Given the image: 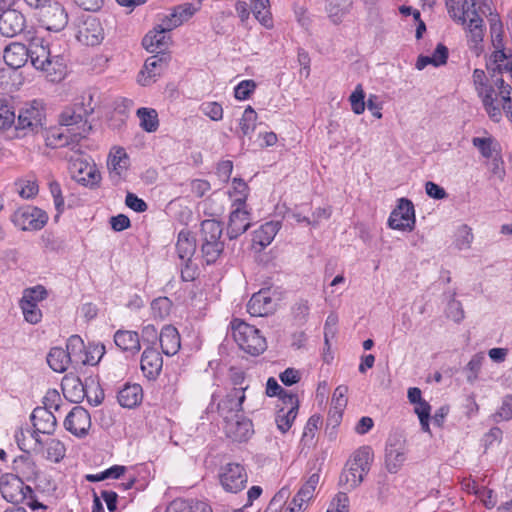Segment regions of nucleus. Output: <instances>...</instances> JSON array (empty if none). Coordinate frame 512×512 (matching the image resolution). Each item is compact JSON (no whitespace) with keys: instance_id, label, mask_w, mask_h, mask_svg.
Returning a JSON list of instances; mask_svg holds the SVG:
<instances>
[{"instance_id":"4c0bfd02","label":"nucleus","mask_w":512,"mask_h":512,"mask_svg":"<svg viewBox=\"0 0 512 512\" xmlns=\"http://www.w3.org/2000/svg\"><path fill=\"white\" fill-rule=\"evenodd\" d=\"M47 363L52 370L62 373L67 370L71 360L66 350L60 347H53L47 355Z\"/></svg>"},{"instance_id":"1a4fd4ad","label":"nucleus","mask_w":512,"mask_h":512,"mask_svg":"<svg viewBox=\"0 0 512 512\" xmlns=\"http://www.w3.org/2000/svg\"><path fill=\"white\" fill-rule=\"evenodd\" d=\"M69 172L71 177L85 186L97 185L101 179L100 173L94 163L83 157H70Z\"/></svg>"},{"instance_id":"de8ad7c7","label":"nucleus","mask_w":512,"mask_h":512,"mask_svg":"<svg viewBox=\"0 0 512 512\" xmlns=\"http://www.w3.org/2000/svg\"><path fill=\"white\" fill-rule=\"evenodd\" d=\"M485 31L486 27H479V29H469L466 32L467 44L476 55H480L483 52Z\"/></svg>"},{"instance_id":"09e8293b","label":"nucleus","mask_w":512,"mask_h":512,"mask_svg":"<svg viewBox=\"0 0 512 512\" xmlns=\"http://www.w3.org/2000/svg\"><path fill=\"white\" fill-rule=\"evenodd\" d=\"M19 306L22 310L24 319L30 324H38L42 319V311L36 304L28 300H20Z\"/></svg>"},{"instance_id":"cd10ccee","label":"nucleus","mask_w":512,"mask_h":512,"mask_svg":"<svg viewBox=\"0 0 512 512\" xmlns=\"http://www.w3.org/2000/svg\"><path fill=\"white\" fill-rule=\"evenodd\" d=\"M200 9V2L197 5L185 3L177 6L173 12L164 18L166 29L173 30L185 21L189 20Z\"/></svg>"},{"instance_id":"a19ab883","label":"nucleus","mask_w":512,"mask_h":512,"mask_svg":"<svg viewBox=\"0 0 512 512\" xmlns=\"http://www.w3.org/2000/svg\"><path fill=\"white\" fill-rule=\"evenodd\" d=\"M254 17L266 28L273 26L269 0H250Z\"/></svg>"},{"instance_id":"774afa93","label":"nucleus","mask_w":512,"mask_h":512,"mask_svg":"<svg viewBox=\"0 0 512 512\" xmlns=\"http://www.w3.org/2000/svg\"><path fill=\"white\" fill-rule=\"evenodd\" d=\"M327 512H349V498L346 493L340 492L332 500Z\"/></svg>"},{"instance_id":"dca6fc26","label":"nucleus","mask_w":512,"mask_h":512,"mask_svg":"<svg viewBox=\"0 0 512 512\" xmlns=\"http://www.w3.org/2000/svg\"><path fill=\"white\" fill-rule=\"evenodd\" d=\"M285 399V403H283L282 406H278L275 416V423L282 434L286 433L291 428L297 417L299 408L297 396H285Z\"/></svg>"},{"instance_id":"393cba45","label":"nucleus","mask_w":512,"mask_h":512,"mask_svg":"<svg viewBox=\"0 0 512 512\" xmlns=\"http://www.w3.org/2000/svg\"><path fill=\"white\" fill-rule=\"evenodd\" d=\"M46 146L56 149L70 146L71 150L76 151L79 141H73L71 132L63 126L50 128L45 135Z\"/></svg>"},{"instance_id":"20e7f679","label":"nucleus","mask_w":512,"mask_h":512,"mask_svg":"<svg viewBox=\"0 0 512 512\" xmlns=\"http://www.w3.org/2000/svg\"><path fill=\"white\" fill-rule=\"evenodd\" d=\"M28 59L36 69L46 72H56L63 66V58L59 55L52 56L49 45L39 37L32 39L29 43Z\"/></svg>"},{"instance_id":"7c9ffc66","label":"nucleus","mask_w":512,"mask_h":512,"mask_svg":"<svg viewBox=\"0 0 512 512\" xmlns=\"http://www.w3.org/2000/svg\"><path fill=\"white\" fill-rule=\"evenodd\" d=\"M319 480V471L313 472L299 489L298 493L294 496L291 505L298 507V511H303L304 504L313 498L316 487L319 484Z\"/></svg>"},{"instance_id":"bf43d9fd","label":"nucleus","mask_w":512,"mask_h":512,"mask_svg":"<svg viewBox=\"0 0 512 512\" xmlns=\"http://www.w3.org/2000/svg\"><path fill=\"white\" fill-rule=\"evenodd\" d=\"M473 238L471 228L467 225H462L457 230L455 245L459 250L468 249L471 246Z\"/></svg>"},{"instance_id":"0e129e2a","label":"nucleus","mask_w":512,"mask_h":512,"mask_svg":"<svg viewBox=\"0 0 512 512\" xmlns=\"http://www.w3.org/2000/svg\"><path fill=\"white\" fill-rule=\"evenodd\" d=\"M445 313L455 323H460L465 317L461 302L454 298L448 302Z\"/></svg>"},{"instance_id":"9b49d317","label":"nucleus","mask_w":512,"mask_h":512,"mask_svg":"<svg viewBox=\"0 0 512 512\" xmlns=\"http://www.w3.org/2000/svg\"><path fill=\"white\" fill-rule=\"evenodd\" d=\"M388 225L391 229L411 231L415 225L413 203L406 198L399 199L397 207L390 214Z\"/></svg>"},{"instance_id":"72a5a7b5","label":"nucleus","mask_w":512,"mask_h":512,"mask_svg":"<svg viewBox=\"0 0 512 512\" xmlns=\"http://www.w3.org/2000/svg\"><path fill=\"white\" fill-rule=\"evenodd\" d=\"M472 144L478 149L481 156L489 161L495 158L497 155H501L500 144L491 136L489 137H474L472 138Z\"/></svg>"},{"instance_id":"79ce46f5","label":"nucleus","mask_w":512,"mask_h":512,"mask_svg":"<svg viewBox=\"0 0 512 512\" xmlns=\"http://www.w3.org/2000/svg\"><path fill=\"white\" fill-rule=\"evenodd\" d=\"M167 512H212L211 507L200 501L174 500L167 508Z\"/></svg>"},{"instance_id":"c85d7f7f","label":"nucleus","mask_w":512,"mask_h":512,"mask_svg":"<svg viewBox=\"0 0 512 512\" xmlns=\"http://www.w3.org/2000/svg\"><path fill=\"white\" fill-rule=\"evenodd\" d=\"M3 59L9 67L21 68L28 60V47L19 42L10 43L4 49Z\"/></svg>"},{"instance_id":"e433bc0d","label":"nucleus","mask_w":512,"mask_h":512,"mask_svg":"<svg viewBox=\"0 0 512 512\" xmlns=\"http://www.w3.org/2000/svg\"><path fill=\"white\" fill-rule=\"evenodd\" d=\"M257 113L256 111L249 105L244 110L242 117L239 119V128L236 130V135L243 139L248 136L251 137L252 133L256 129V121H257Z\"/></svg>"},{"instance_id":"f257e3e1","label":"nucleus","mask_w":512,"mask_h":512,"mask_svg":"<svg viewBox=\"0 0 512 512\" xmlns=\"http://www.w3.org/2000/svg\"><path fill=\"white\" fill-rule=\"evenodd\" d=\"M94 111L92 96L82 97L80 102L66 108L60 115L59 123L71 132L73 141H80L91 130L87 117Z\"/></svg>"},{"instance_id":"7ed1b4c3","label":"nucleus","mask_w":512,"mask_h":512,"mask_svg":"<svg viewBox=\"0 0 512 512\" xmlns=\"http://www.w3.org/2000/svg\"><path fill=\"white\" fill-rule=\"evenodd\" d=\"M233 338L239 347L248 354L257 356L265 351V338L254 326L235 319L232 322Z\"/></svg>"},{"instance_id":"5fc2aeb1","label":"nucleus","mask_w":512,"mask_h":512,"mask_svg":"<svg viewBox=\"0 0 512 512\" xmlns=\"http://www.w3.org/2000/svg\"><path fill=\"white\" fill-rule=\"evenodd\" d=\"M414 412L417 414L421 429L424 432L430 433V426H429V420H430V412H431V406L430 404L425 401L424 399L416 404H414Z\"/></svg>"},{"instance_id":"0eeeda50","label":"nucleus","mask_w":512,"mask_h":512,"mask_svg":"<svg viewBox=\"0 0 512 512\" xmlns=\"http://www.w3.org/2000/svg\"><path fill=\"white\" fill-rule=\"evenodd\" d=\"M219 480L226 492L238 493L245 488L248 476L243 465L227 463L220 468Z\"/></svg>"},{"instance_id":"338daca9","label":"nucleus","mask_w":512,"mask_h":512,"mask_svg":"<svg viewBox=\"0 0 512 512\" xmlns=\"http://www.w3.org/2000/svg\"><path fill=\"white\" fill-rule=\"evenodd\" d=\"M201 111L213 121H220L223 118V108L218 102H205L201 105Z\"/></svg>"},{"instance_id":"58836bf2","label":"nucleus","mask_w":512,"mask_h":512,"mask_svg":"<svg viewBox=\"0 0 512 512\" xmlns=\"http://www.w3.org/2000/svg\"><path fill=\"white\" fill-rule=\"evenodd\" d=\"M136 116L139 118L140 127L148 133L157 131L159 127L158 113L153 108L141 107L136 111Z\"/></svg>"},{"instance_id":"473e14b6","label":"nucleus","mask_w":512,"mask_h":512,"mask_svg":"<svg viewBox=\"0 0 512 512\" xmlns=\"http://www.w3.org/2000/svg\"><path fill=\"white\" fill-rule=\"evenodd\" d=\"M119 404L125 408L138 406L143 399V389L139 384H126L117 395Z\"/></svg>"},{"instance_id":"8fccbe9b","label":"nucleus","mask_w":512,"mask_h":512,"mask_svg":"<svg viewBox=\"0 0 512 512\" xmlns=\"http://www.w3.org/2000/svg\"><path fill=\"white\" fill-rule=\"evenodd\" d=\"M14 467L17 471L22 473L26 478H31L36 474L35 468L37 467L35 462L28 453L18 456L14 460Z\"/></svg>"},{"instance_id":"c756f323","label":"nucleus","mask_w":512,"mask_h":512,"mask_svg":"<svg viewBox=\"0 0 512 512\" xmlns=\"http://www.w3.org/2000/svg\"><path fill=\"white\" fill-rule=\"evenodd\" d=\"M159 342L162 352L167 356L175 355L181 347L179 332L172 325H165L162 328L159 334Z\"/></svg>"},{"instance_id":"f3484780","label":"nucleus","mask_w":512,"mask_h":512,"mask_svg":"<svg viewBox=\"0 0 512 512\" xmlns=\"http://www.w3.org/2000/svg\"><path fill=\"white\" fill-rule=\"evenodd\" d=\"M26 27V18L18 10L7 9L0 14V34L12 38Z\"/></svg>"},{"instance_id":"a18cd8bd","label":"nucleus","mask_w":512,"mask_h":512,"mask_svg":"<svg viewBox=\"0 0 512 512\" xmlns=\"http://www.w3.org/2000/svg\"><path fill=\"white\" fill-rule=\"evenodd\" d=\"M44 457L54 463H59L66 454L64 444L58 439H49L45 442Z\"/></svg>"},{"instance_id":"13d9d810","label":"nucleus","mask_w":512,"mask_h":512,"mask_svg":"<svg viewBox=\"0 0 512 512\" xmlns=\"http://www.w3.org/2000/svg\"><path fill=\"white\" fill-rule=\"evenodd\" d=\"M172 303L167 297H159L152 301L151 310L155 318L164 319L169 315Z\"/></svg>"},{"instance_id":"ddd939ff","label":"nucleus","mask_w":512,"mask_h":512,"mask_svg":"<svg viewBox=\"0 0 512 512\" xmlns=\"http://www.w3.org/2000/svg\"><path fill=\"white\" fill-rule=\"evenodd\" d=\"M64 427L73 435L85 437L91 427L90 413L82 406H75L64 420Z\"/></svg>"},{"instance_id":"49530a36","label":"nucleus","mask_w":512,"mask_h":512,"mask_svg":"<svg viewBox=\"0 0 512 512\" xmlns=\"http://www.w3.org/2000/svg\"><path fill=\"white\" fill-rule=\"evenodd\" d=\"M105 354V346L101 343H89L81 365H97Z\"/></svg>"},{"instance_id":"f03ea898","label":"nucleus","mask_w":512,"mask_h":512,"mask_svg":"<svg viewBox=\"0 0 512 512\" xmlns=\"http://www.w3.org/2000/svg\"><path fill=\"white\" fill-rule=\"evenodd\" d=\"M373 461V451L370 446L358 448L347 461L346 467L340 476V484L347 489L356 488L370 470Z\"/></svg>"},{"instance_id":"39448f33","label":"nucleus","mask_w":512,"mask_h":512,"mask_svg":"<svg viewBox=\"0 0 512 512\" xmlns=\"http://www.w3.org/2000/svg\"><path fill=\"white\" fill-rule=\"evenodd\" d=\"M12 222L23 231H36L42 229L48 216L40 208L26 205L18 208L11 216Z\"/></svg>"},{"instance_id":"603ef678","label":"nucleus","mask_w":512,"mask_h":512,"mask_svg":"<svg viewBox=\"0 0 512 512\" xmlns=\"http://www.w3.org/2000/svg\"><path fill=\"white\" fill-rule=\"evenodd\" d=\"M47 297V289L43 285H36L24 289L20 300H28V302H32L39 306V303L44 301Z\"/></svg>"},{"instance_id":"ea45409f","label":"nucleus","mask_w":512,"mask_h":512,"mask_svg":"<svg viewBox=\"0 0 512 512\" xmlns=\"http://www.w3.org/2000/svg\"><path fill=\"white\" fill-rule=\"evenodd\" d=\"M86 346L79 335H72L66 343V352L69 355L71 363L81 365L85 355Z\"/></svg>"},{"instance_id":"aec40b11","label":"nucleus","mask_w":512,"mask_h":512,"mask_svg":"<svg viewBox=\"0 0 512 512\" xmlns=\"http://www.w3.org/2000/svg\"><path fill=\"white\" fill-rule=\"evenodd\" d=\"M41 22L47 30L59 32L68 24V13L62 4L54 2L44 12Z\"/></svg>"},{"instance_id":"4d7b16f0","label":"nucleus","mask_w":512,"mask_h":512,"mask_svg":"<svg viewBox=\"0 0 512 512\" xmlns=\"http://www.w3.org/2000/svg\"><path fill=\"white\" fill-rule=\"evenodd\" d=\"M485 164L492 177L496 178L500 182H503L506 176L504 160L501 155H497L495 158L485 161Z\"/></svg>"},{"instance_id":"423d86ee","label":"nucleus","mask_w":512,"mask_h":512,"mask_svg":"<svg viewBox=\"0 0 512 512\" xmlns=\"http://www.w3.org/2000/svg\"><path fill=\"white\" fill-rule=\"evenodd\" d=\"M45 118L44 108L41 102L33 100L25 104L19 111L15 130L27 132H37L42 128Z\"/></svg>"},{"instance_id":"a211bd4d","label":"nucleus","mask_w":512,"mask_h":512,"mask_svg":"<svg viewBox=\"0 0 512 512\" xmlns=\"http://www.w3.org/2000/svg\"><path fill=\"white\" fill-rule=\"evenodd\" d=\"M248 386L245 387H234L231 389L218 403V412L224 418L228 419L235 414H241L240 412L243 410L242 404L245 400V390Z\"/></svg>"},{"instance_id":"412c9836","label":"nucleus","mask_w":512,"mask_h":512,"mask_svg":"<svg viewBox=\"0 0 512 512\" xmlns=\"http://www.w3.org/2000/svg\"><path fill=\"white\" fill-rule=\"evenodd\" d=\"M163 367V358L153 346L146 347L141 355L140 368L148 380H156Z\"/></svg>"},{"instance_id":"c9c22d12","label":"nucleus","mask_w":512,"mask_h":512,"mask_svg":"<svg viewBox=\"0 0 512 512\" xmlns=\"http://www.w3.org/2000/svg\"><path fill=\"white\" fill-rule=\"evenodd\" d=\"M280 227L281 224L279 221H269L264 223L259 227V229L254 231L253 242L261 247L268 246L276 236Z\"/></svg>"},{"instance_id":"4468645a","label":"nucleus","mask_w":512,"mask_h":512,"mask_svg":"<svg viewBox=\"0 0 512 512\" xmlns=\"http://www.w3.org/2000/svg\"><path fill=\"white\" fill-rule=\"evenodd\" d=\"M76 38L87 46H96L104 39V30L100 21L93 16L87 17L78 27Z\"/></svg>"},{"instance_id":"680f3d73","label":"nucleus","mask_w":512,"mask_h":512,"mask_svg":"<svg viewBox=\"0 0 512 512\" xmlns=\"http://www.w3.org/2000/svg\"><path fill=\"white\" fill-rule=\"evenodd\" d=\"M256 87L254 80H243L234 88V96L238 100H246L250 98Z\"/></svg>"},{"instance_id":"f704fd0d","label":"nucleus","mask_w":512,"mask_h":512,"mask_svg":"<svg viewBox=\"0 0 512 512\" xmlns=\"http://www.w3.org/2000/svg\"><path fill=\"white\" fill-rule=\"evenodd\" d=\"M326 12L329 19L335 25L342 22L353 6V0H326Z\"/></svg>"},{"instance_id":"c03bdc74","label":"nucleus","mask_w":512,"mask_h":512,"mask_svg":"<svg viewBox=\"0 0 512 512\" xmlns=\"http://www.w3.org/2000/svg\"><path fill=\"white\" fill-rule=\"evenodd\" d=\"M15 124V111L9 100L0 95V132L9 130Z\"/></svg>"},{"instance_id":"69168bd1","label":"nucleus","mask_w":512,"mask_h":512,"mask_svg":"<svg viewBox=\"0 0 512 512\" xmlns=\"http://www.w3.org/2000/svg\"><path fill=\"white\" fill-rule=\"evenodd\" d=\"M22 198L29 199L38 193V185L34 180H19L15 183Z\"/></svg>"},{"instance_id":"6e6552de","label":"nucleus","mask_w":512,"mask_h":512,"mask_svg":"<svg viewBox=\"0 0 512 512\" xmlns=\"http://www.w3.org/2000/svg\"><path fill=\"white\" fill-rule=\"evenodd\" d=\"M251 211L247 203L232 202L229 221L227 225V235L230 239H236L245 233L251 226Z\"/></svg>"},{"instance_id":"864d4df0","label":"nucleus","mask_w":512,"mask_h":512,"mask_svg":"<svg viewBox=\"0 0 512 512\" xmlns=\"http://www.w3.org/2000/svg\"><path fill=\"white\" fill-rule=\"evenodd\" d=\"M490 35L494 48L504 47V29L502 21L498 16L490 19Z\"/></svg>"},{"instance_id":"6e6d98bb","label":"nucleus","mask_w":512,"mask_h":512,"mask_svg":"<svg viewBox=\"0 0 512 512\" xmlns=\"http://www.w3.org/2000/svg\"><path fill=\"white\" fill-rule=\"evenodd\" d=\"M348 392V387L345 385H339L334 390L332 396V408L334 409V413L338 414L341 417L344 408L347 405V397L346 394Z\"/></svg>"},{"instance_id":"f8f14e48","label":"nucleus","mask_w":512,"mask_h":512,"mask_svg":"<svg viewBox=\"0 0 512 512\" xmlns=\"http://www.w3.org/2000/svg\"><path fill=\"white\" fill-rule=\"evenodd\" d=\"M0 492L2 497L11 503H18L26 497V493H32L30 486L13 474H5L0 479Z\"/></svg>"},{"instance_id":"b1692460","label":"nucleus","mask_w":512,"mask_h":512,"mask_svg":"<svg viewBox=\"0 0 512 512\" xmlns=\"http://www.w3.org/2000/svg\"><path fill=\"white\" fill-rule=\"evenodd\" d=\"M115 345L123 352L135 356L141 350L138 332L119 329L114 334Z\"/></svg>"},{"instance_id":"5701e85b","label":"nucleus","mask_w":512,"mask_h":512,"mask_svg":"<svg viewBox=\"0 0 512 512\" xmlns=\"http://www.w3.org/2000/svg\"><path fill=\"white\" fill-rule=\"evenodd\" d=\"M33 427L41 434L51 435L55 432L57 419L47 407H37L30 416Z\"/></svg>"},{"instance_id":"052dcab7","label":"nucleus","mask_w":512,"mask_h":512,"mask_svg":"<svg viewBox=\"0 0 512 512\" xmlns=\"http://www.w3.org/2000/svg\"><path fill=\"white\" fill-rule=\"evenodd\" d=\"M365 93L361 84H358L350 95L351 109L355 114H362L365 110L366 103L364 101Z\"/></svg>"},{"instance_id":"6ab92c4d","label":"nucleus","mask_w":512,"mask_h":512,"mask_svg":"<svg viewBox=\"0 0 512 512\" xmlns=\"http://www.w3.org/2000/svg\"><path fill=\"white\" fill-rule=\"evenodd\" d=\"M171 30L166 29L165 20L154 30L148 32L142 40L143 47L150 53H166L170 42L168 33Z\"/></svg>"},{"instance_id":"9d476101","label":"nucleus","mask_w":512,"mask_h":512,"mask_svg":"<svg viewBox=\"0 0 512 512\" xmlns=\"http://www.w3.org/2000/svg\"><path fill=\"white\" fill-rule=\"evenodd\" d=\"M169 61L170 55L168 53H158L148 57L138 74V83L142 86H149L155 83L167 69Z\"/></svg>"},{"instance_id":"e2e57ef3","label":"nucleus","mask_w":512,"mask_h":512,"mask_svg":"<svg viewBox=\"0 0 512 512\" xmlns=\"http://www.w3.org/2000/svg\"><path fill=\"white\" fill-rule=\"evenodd\" d=\"M496 86L500 90V94L503 100V109L506 111L508 116L512 117V104H511V91L512 87L505 83L502 78L496 80Z\"/></svg>"},{"instance_id":"a878e982","label":"nucleus","mask_w":512,"mask_h":512,"mask_svg":"<svg viewBox=\"0 0 512 512\" xmlns=\"http://www.w3.org/2000/svg\"><path fill=\"white\" fill-rule=\"evenodd\" d=\"M406 448L399 441L389 440L386 446L385 463L390 473H396L406 461Z\"/></svg>"},{"instance_id":"2eb2a0df","label":"nucleus","mask_w":512,"mask_h":512,"mask_svg":"<svg viewBox=\"0 0 512 512\" xmlns=\"http://www.w3.org/2000/svg\"><path fill=\"white\" fill-rule=\"evenodd\" d=\"M225 420L224 430L227 437L233 441H246L253 434V424L251 420L242 414H235Z\"/></svg>"},{"instance_id":"4be33fe9","label":"nucleus","mask_w":512,"mask_h":512,"mask_svg":"<svg viewBox=\"0 0 512 512\" xmlns=\"http://www.w3.org/2000/svg\"><path fill=\"white\" fill-rule=\"evenodd\" d=\"M275 301L269 289H262L254 293L247 304V311L251 316L262 317L272 313Z\"/></svg>"},{"instance_id":"bb28decb","label":"nucleus","mask_w":512,"mask_h":512,"mask_svg":"<svg viewBox=\"0 0 512 512\" xmlns=\"http://www.w3.org/2000/svg\"><path fill=\"white\" fill-rule=\"evenodd\" d=\"M107 165L110 177L115 181H119L129 165V158L125 149L122 147L114 148L109 154Z\"/></svg>"},{"instance_id":"37998d69","label":"nucleus","mask_w":512,"mask_h":512,"mask_svg":"<svg viewBox=\"0 0 512 512\" xmlns=\"http://www.w3.org/2000/svg\"><path fill=\"white\" fill-rule=\"evenodd\" d=\"M223 228L220 222L207 219L201 223V235L204 242H222Z\"/></svg>"},{"instance_id":"3c124183","label":"nucleus","mask_w":512,"mask_h":512,"mask_svg":"<svg viewBox=\"0 0 512 512\" xmlns=\"http://www.w3.org/2000/svg\"><path fill=\"white\" fill-rule=\"evenodd\" d=\"M224 249L223 242H204L202 243V254L207 264H213L219 258Z\"/></svg>"},{"instance_id":"2f4dec72","label":"nucleus","mask_w":512,"mask_h":512,"mask_svg":"<svg viewBox=\"0 0 512 512\" xmlns=\"http://www.w3.org/2000/svg\"><path fill=\"white\" fill-rule=\"evenodd\" d=\"M196 251V240L189 231H180L176 243V252L182 263H190Z\"/></svg>"}]
</instances>
